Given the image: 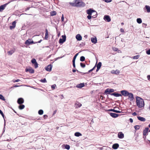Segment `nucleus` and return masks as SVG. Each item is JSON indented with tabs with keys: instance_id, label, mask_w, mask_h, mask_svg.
I'll use <instances>...</instances> for the list:
<instances>
[{
	"instance_id": "f257e3e1",
	"label": "nucleus",
	"mask_w": 150,
	"mask_h": 150,
	"mask_svg": "<svg viewBox=\"0 0 150 150\" xmlns=\"http://www.w3.org/2000/svg\"><path fill=\"white\" fill-rule=\"evenodd\" d=\"M136 102L137 106L139 108L144 107V103L143 99L138 96H137L136 97Z\"/></svg>"
},
{
	"instance_id": "f03ea898",
	"label": "nucleus",
	"mask_w": 150,
	"mask_h": 150,
	"mask_svg": "<svg viewBox=\"0 0 150 150\" xmlns=\"http://www.w3.org/2000/svg\"><path fill=\"white\" fill-rule=\"evenodd\" d=\"M87 13L88 15H92L93 13H94L96 15L97 14V13L95 10L90 8L87 10Z\"/></svg>"
},
{
	"instance_id": "7ed1b4c3",
	"label": "nucleus",
	"mask_w": 150,
	"mask_h": 150,
	"mask_svg": "<svg viewBox=\"0 0 150 150\" xmlns=\"http://www.w3.org/2000/svg\"><path fill=\"white\" fill-rule=\"evenodd\" d=\"M62 38H60L59 40V43L60 44H63L66 41V37L65 35L62 36Z\"/></svg>"
},
{
	"instance_id": "20e7f679",
	"label": "nucleus",
	"mask_w": 150,
	"mask_h": 150,
	"mask_svg": "<svg viewBox=\"0 0 150 150\" xmlns=\"http://www.w3.org/2000/svg\"><path fill=\"white\" fill-rule=\"evenodd\" d=\"M114 90L112 88H107L106 89L105 91V93L106 94H110L111 93H112L114 92Z\"/></svg>"
},
{
	"instance_id": "39448f33",
	"label": "nucleus",
	"mask_w": 150,
	"mask_h": 150,
	"mask_svg": "<svg viewBox=\"0 0 150 150\" xmlns=\"http://www.w3.org/2000/svg\"><path fill=\"white\" fill-rule=\"evenodd\" d=\"M74 1L75 3L78 5V6H84L85 5V4L83 3L80 2L79 0H74Z\"/></svg>"
},
{
	"instance_id": "423d86ee",
	"label": "nucleus",
	"mask_w": 150,
	"mask_h": 150,
	"mask_svg": "<svg viewBox=\"0 0 150 150\" xmlns=\"http://www.w3.org/2000/svg\"><path fill=\"white\" fill-rule=\"evenodd\" d=\"M25 71L26 72H29L30 74H33L34 73V70L31 67L29 68H26Z\"/></svg>"
},
{
	"instance_id": "0eeeda50",
	"label": "nucleus",
	"mask_w": 150,
	"mask_h": 150,
	"mask_svg": "<svg viewBox=\"0 0 150 150\" xmlns=\"http://www.w3.org/2000/svg\"><path fill=\"white\" fill-rule=\"evenodd\" d=\"M10 3V2H9L7 3H6L5 4L2 5L0 6V11L1 12L4 9L5 7H6V6L8 4Z\"/></svg>"
},
{
	"instance_id": "6e6552de",
	"label": "nucleus",
	"mask_w": 150,
	"mask_h": 150,
	"mask_svg": "<svg viewBox=\"0 0 150 150\" xmlns=\"http://www.w3.org/2000/svg\"><path fill=\"white\" fill-rule=\"evenodd\" d=\"M120 93L122 95L124 96H128L129 92L126 90H122L120 91Z\"/></svg>"
},
{
	"instance_id": "1a4fd4ad",
	"label": "nucleus",
	"mask_w": 150,
	"mask_h": 150,
	"mask_svg": "<svg viewBox=\"0 0 150 150\" xmlns=\"http://www.w3.org/2000/svg\"><path fill=\"white\" fill-rule=\"evenodd\" d=\"M104 19L108 22H110L111 21V18L110 16L108 15H105L103 18Z\"/></svg>"
},
{
	"instance_id": "9d476101",
	"label": "nucleus",
	"mask_w": 150,
	"mask_h": 150,
	"mask_svg": "<svg viewBox=\"0 0 150 150\" xmlns=\"http://www.w3.org/2000/svg\"><path fill=\"white\" fill-rule=\"evenodd\" d=\"M109 115L112 117L115 118L119 116H120V115L119 114H116L112 112H110L109 113Z\"/></svg>"
},
{
	"instance_id": "9b49d317",
	"label": "nucleus",
	"mask_w": 150,
	"mask_h": 150,
	"mask_svg": "<svg viewBox=\"0 0 150 150\" xmlns=\"http://www.w3.org/2000/svg\"><path fill=\"white\" fill-rule=\"evenodd\" d=\"M128 96H129L128 99H130V100L131 101H132L133 100L134 97L133 96V94L131 93H129V94H128Z\"/></svg>"
},
{
	"instance_id": "f8f14e48",
	"label": "nucleus",
	"mask_w": 150,
	"mask_h": 150,
	"mask_svg": "<svg viewBox=\"0 0 150 150\" xmlns=\"http://www.w3.org/2000/svg\"><path fill=\"white\" fill-rule=\"evenodd\" d=\"M52 69V65L51 64L48 65L47 67H45V70L48 71H51Z\"/></svg>"
},
{
	"instance_id": "ddd939ff",
	"label": "nucleus",
	"mask_w": 150,
	"mask_h": 150,
	"mask_svg": "<svg viewBox=\"0 0 150 150\" xmlns=\"http://www.w3.org/2000/svg\"><path fill=\"white\" fill-rule=\"evenodd\" d=\"M117 136L119 139H121L124 137V134L122 132H119Z\"/></svg>"
},
{
	"instance_id": "4468645a",
	"label": "nucleus",
	"mask_w": 150,
	"mask_h": 150,
	"mask_svg": "<svg viewBox=\"0 0 150 150\" xmlns=\"http://www.w3.org/2000/svg\"><path fill=\"white\" fill-rule=\"evenodd\" d=\"M24 99L22 98H19L18 99V100L17 101V103L20 105L23 103H24Z\"/></svg>"
},
{
	"instance_id": "2eb2a0df",
	"label": "nucleus",
	"mask_w": 150,
	"mask_h": 150,
	"mask_svg": "<svg viewBox=\"0 0 150 150\" xmlns=\"http://www.w3.org/2000/svg\"><path fill=\"white\" fill-rule=\"evenodd\" d=\"M149 130V128L148 127H146L143 131V135L145 136L147 135Z\"/></svg>"
},
{
	"instance_id": "dca6fc26",
	"label": "nucleus",
	"mask_w": 150,
	"mask_h": 150,
	"mask_svg": "<svg viewBox=\"0 0 150 150\" xmlns=\"http://www.w3.org/2000/svg\"><path fill=\"white\" fill-rule=\"evenodd\" d=\"M110 95L111 96H113L116 97H118L119 96H122L121 94L116 93H112L110 94Z\"/></svg>"
},
{
	"instance_id": "f3484780",
	"label": "nucleus",
	"mask_w": 150,
	"mask_h": 150,
	"mask_svg": "<svg viewBox=\"0 0 150 150\" xmlns=\"http://www.w3.org/2000/svg\"><path fill=\"white\" fill-rule=\"evenodd\" d=\"M76 39L78 41L81 40H82V37L79 34H78L76 36Z\"/></svg>"
},
{
	"instance_id": "a211bd4d",
	"label": "nucleus",
	"mask_w": 150,
	"mask_h": 150,
	"mask_svg": "<svg viewBox=\"0 0 150 150\" xmlns=\"http://www.w3.org/2000/svg\"><path fill=\"white\" fill-rule=\"evenodd\" d=\"M75 105L76 108H80L82 105V104L80 103L78 101L76 102Z\"/></svg>"
},
{
	"instance_id": "6ab92c4d",
	"label": "nucleus",
	"mask_w": 150,
	"mask_h": 150,
	"mask_svg": "<svg viewBox=\"0 0 150 150\" xmlns=\"http://www.w3.org/2000/svg\"><path fill=\"white\" fill-rule=\"evenodd\" d=\"M84 83H80L77 85L76 87L77 88H81L84 86Z\"/></svg>"
},
{
	"instance_id": "aec40b11",
	"label": "nucleus",
	"mask_w": 150,
	"mask_h": 150,
	"mask_svg": "<svg viewBox=\"0 0 150 150\" xmlns=\"http://www.w3.org/2000/svg\"><path fill=\"white\" fill-rule=\"evenodd\" d=\"M91 41L92 43L94 44L96 43L97 42V40L96 37L95 38H91Z\"/></svg>"
},
{
	"instance_id": "412c9836",
	"label": "nucleus",
	"mask_w": 150,
	"mask_h": 150,
	"mask_svg": "<svg viewBox=\"0 0 150 150\" xmlns=\"http://www.w3.org/2000/svg\"><path fill=\"white\" fill-rule=\"evenodd\" d=\"M111 73L112 74H115L117 75L119 74L120 73V71L118 70H112L111 71Z\"/></svg>"
},
{
	"instance_id": "4be33fe9",
	"label": "nucleus",
	"mask_w": 150,
	"mask_h": 150,
	"mask_svg": "<svg viewBox=\"0 0 150 150\" xmlns=\"http://www.w3.org/2000/svg\"><path fill=\"white\" fill-rule=\"evenodd\" d=\"M138 119L141 121L144 122L146 121V119L140 116L137 117Z\"/></svg>"
},
{
	"instance_id": "5701e85b",
	"label": "nucleus",
	"mask_w": 150,
	"mask_h": 150,
	"mask_svg": "<svg viewBox=\"0 0 150 150\" xmlns=\"http://www.w3.org/2000/svg\"><path fill=\"white\" fill-rule=\"evenodd\" d=\"M119 146V145L118 144H115L112 145V148L115 149H117Z\"/></svg>"
},
{
	"instance_id": "b1692460",
	"label": "nucleus",
	"mask_w": 150,
	"mask_h": 150,
	"mask_svg": "<svg viewBox=\"0 0 150 150\" xmlns=\"http://www.w3.org/2000/svg\"><path fill=\"white\" fill-rule=\"evenodd\" d=\"M108 111H112V112H115L116 113H120L121 112H120L119 111L116 110L114 109H109V110H108Z\"/></svg>"
},
{
	"instance_id": "393cba45",
	"label": "nucleus",
	"mask_w": 150,
	"mask_h": 150,
	"mask_svg": "<svg viewBox=\"0 0 150 150\" xmlns=\"http://www.w3.org/2000/svg\"><path fill=\"white\" fill-rule=\"evenodd\" d=\"M14 51L15 50H11L8 51L7 53L8 55H11L14 52Z\"/></svg>"
},
{
	"instance_id": "a878e982",
	"label": "nucleus",
	"mask_w": 150,
	"mask_h": 150,
	"mask_svg": "<svg viewBox=\"0 0 150 150\" xmlns=\"http://www.w3.org/2000/svg\"><path fill=\"white\" fill-rule=\"evenodd\" d=\"M48 31L47 29H46L45 30V39L46 40H47L48 38Z\"/></svg>"
},
{
	"instance_id": "bb28decb",
	"label": "nucleus",
	"mask_w": 150,
	"mask_h": 150,
	"mask_svg": "<svg viewBox=\"0 0 150 150\" xmlns=\"http://www.w3.org/2000/svg\"><path fill=\"white\" fill-rule=\"evenodd\" d=\"M74 135L76 137H79L81 136L82 135L80 133L77 132L75 133Z\"/></svg>"
},
{
	"instance_id": "cd10ccee",
	"label": "nucleus",
	"mask_w": 150,
	"mask_h": 150,
	"mask_svg": "<svg viewBox=\"0 0 150 150\" xmlns=\"http://www.w3.org/2000/svg\"><path fill=\"white\" fill-rule=\"evenodd\" d=\"M145 8L147 10V12L149 13L150 12V7L149 6L146 5Z\"/></svg>"
},
{
	"instance_id": "c85d7f7f",
	"label": "nucleus",
	"mask_w": 150,
	"mask_h": 150,
	"mask_svg": "<svg viewBox=\"0 0 150 150\" xmlns=\"http://www.w3.org/2000/svg\"><path fill=\"white\" fill-rule=\"evenodd\" d=\"M31 39H28L26 40L25 42V44L27 45H29L30 44V41Z\"/></svg>"
},
{
	"instance_id": "c756f323",
	"label": "nucleus",
	"mask_w": 150,
	"mask_h": 150,
	"mask_svg": "<svg viewBox=\"0 0 150 150\" xmlns=\"http://www.w3.org/2000/svg\"><path fill=\"white\" fill-rule=\"evenodd\" d=\"M96 16H95L94 15H93L92 16L91 15H88L87 16V18L88 19H90L92 17L93 18H95Z\"/></svg>"
},
{
	"instance_id": "7c9ffc66",
	"label": "nucleus",
	"mask_w": 150,
	"mask_h": 150,
	"mask_svg": "<svg viewBox=\"0 0 150 150\" xmlns=\"http://www.w3.org/2000/svg\"><path fill=\"white\" fill-rule=\"evenodd\" d=\"M56 12L54 11H53L50 12V15L51 16H53L55 15L56 14Z\"/></svg>"
},
{
	"instance_id": "2f4dec72",
	"label": "nucleus",
	"mask_w": 150,
	"mask_h": 150,
	"mask_svg": "<svg viewBox=\"0 0 150 150\" xmlns=\"http://www.w3.org/2000/svg\"><path fill=\"white\" fill-rule=\"evenodd\" d=\"M25 108V105L22 104L18 106V108L20 110H22Z\"/></svg>"
},
{
	"instance_id": "473e14b6",
	"label": "nucleus",
	"mask_w": 150,
	"mask_h": 150,
	"mask_svg": "<svg viewBox=\"0 0 150 150\" xmlns=\"http://www.w3.org/2000/svg\"><path fill=\"white\" fill-rule=\"evenodd\" d=\"M137 21L139 24L142 23V19L141 18H137Z\"/></svg>"
},
{
	"instance_id": "72a5a7b5",
	"label": "nucleus",
	"mask_w": 150,
	"mask_h": 150,
	"mask_svg": "<svg viewBox=\"0 0 150 150\" xmlns=\"http://www.w3.org/2000/svg\"><path fill=\"white\" fill-rule=\"evenodd\" d=\"M69 4L70 5H71V6H78V5L76 4L74 2V3H72V2H69Z\"/></svg>"
},
{
	"instance_id": "f704fd0d",
	"label": "nucleus",
	"mask_w": 150,
	"mask_h": 150,
	"mask_svg": "<svg viewBox=\"0 0 150 150\" xmlns=\"http://www.w3.org/2000/svg\"><path fill=\"white\" fill-rule=\"evenodd\" d=\"M102 65V63L101 62H99L97 65V67L100 69Z\"/></svg>"
},
{
	"instance_id": "c9c22d12",
	"label": "nucleus",
	"mask_w": 150,
	"mask_h": 150,
	"mask_svg": "<svg viewBox=\"0 0 150 150\" xmlns=\"http://www.w3.org/2000/svg\"><path fill=\"white\" fill-rule=\"evenodd\" d=\"M85 60V57L83 56H81L80 58V60L81 62H83Z\"/></svg>"
},
{
	"instance_id": "e433bc0d",
	"label": "nucleus",
	"mask_w": 150,
	"mask_h": 150,
	"mask_svg": "<svg viewBox=\"0 0 150 150\" xmlns=\"http://www.w3.org/2000/svg\"><path fill=\"white\" fill-rule=\"evenodd\" d=\"M79 54V53H78L77 54H76L74 56V57H73V60L72 61H75V60H76V57H77V56Z\"/></svg>"
},
{
	"instance_id": "4c0bfd02",
	"label": "nucleus",
	"mask_w": 150,
	"mask_h": 150,
	"mask_svg": "<svg viewBox=\"0 0 150 150\" xmlns=\"http://www.w3.org/2000/svg\"><path fill=\"white\" fill-rule=\"evenodd\" d=\"M38 113L39 114L42 115L43 113V111L42 110H39Z\"/></svg>"
},
{
	"instance_id": "58836bf2",
	"label": "nucleus",
	"mask_w": 150,
	"mask_h": 150,
	"mask_svg": "<svg viewBox=\"0 0 150 150\" xmlns=\"http://www.w3.org/2000/svg\"><path fill=\"white\" fill-rule=\"evenodd\" d=\"M140 126L139 125H136L134 126V128L136 130H138L140 128Z\"/></svg>"
},
{
	"instance_id": "ea45409f",
	"label": "nucleus",
	"mask_w": 150,
	"mask_h": 150,
	"mask_svg": "<svg viewBox=\"0 0 150 150\" xmlns=\"http://www.w3.org/2000/svg\"><path fill=\"white\" fill-rule=\"evenodd\" d=\"M31 62L33 64H35V63H37V62L36 61V59H33L31 60Z\"/></svg>"
},
{
	"instance_id": "a19ab883",
	"label": "nucleus",
	"mask_w": 150,
	"mask_h": 150,
	"mask_svg": "<svg viewBox=\"0 0 150 150\" xmlns=\"http://www.w3.org/2000/svg\"><path fill=\"white\" fill-rule=\"evenodd\" d=\"M70 148V146L66 144L65 146V148L67 150H69Z\"/></svg>"
},
{
	"instance_id": "79ce46f5",
	"label": "nucleus",
	"mask_w": 150,
	"mask_h": 150,
	"mask_svg": "<svg viewBox=\"0 0 150 150\" xmlns=\"http://www.w3.org/2000/svg\"><path fill=\"white\" fill-rule=\"evenodd\" d=\"M0 99L3 100H5V99L4 97L1 94H0Z\"/></svg>"
},
{
	"instance_id": "37998d69",
	"label": "nucleus",
	"mask_w": 150,
	"mask_h": 150,
	"mask_svg": "<svg viewBox=\"0 0 150 150\" xmlns=\"http://www.w3.org/2000/svg\"><path fill=\"white\" fill-rule=\"evenodd\" d=\"M80 66L82 68H84L85 67V64L82 63H81L80 64Z\"/></svg>"
},
{
	"instance_id": "c03bdc74",
	"label": "nucleus",
	"mask_w": 150,
	"mask_h": 150,
	"mask_svg": "<svg viewBox=\"0 0 150 150\" xmlns=\"http://www.w3.org/2000/svg\"><path fill=\"white\" fill-rule=\"evenodd\" d=\"M40 81L42 82V83H46L47 82V81L45 79V78H44V79H41L40 80Z\"/></svg>"
},
{
	"instance_id": "a18cd8bd",
	"label": "nucleus",
	"mask_w": 150,
	"mask_h": 150,
	"mask_svg": "<svg viewBox=\"0 0 150 150\" xmlns=\"http://www.w3.org/2000/svg\"><path fill=\"white\" fill-rule=\"evenodd\" d=\"M0 113L2 115V116L4 118V122H5V120L4 118V115L2 111L0 109Z\"/></svg>"
},
{
	"instance_id": "49530a36",
	"label": "nucleus",
	"mask_w": 150,
	"mask_h": 150,
	"mask_svg": "<svg viewBox=\"0 0 150 150\" xmlns=\"http://www.w3.org/2000/svg\"><path fill=\"white\" fill-rule=\"evenodd\" d=\"M139 55L135 56L133 57V59H137L139 57Z\"/></svg>"
},
{
	"instance_id": "de8ad7c7",
	"label": "nucleus",
	"mask_w": 150,
	"mask_h": 150,
	"mask_svg": "<svg viewBox=\"0 0 150 150\" xmlns=\"http://www.w3.org/2000/svg\"><path fill=\"white\" fill-rule=\"evenodd\" d=\"M76 71H77V72H79L80 74H81V73H82L81 72H80V71H78L77 70H76L75 69H73L72 70V71L74 73Z\"/></svg>"
},
{
	"instance_id": "09e8293b",
	"label": "nucleus",
	"mask_w": 150,
	"mask_h": 150,
	"mask_svg": "<svg viewBox=\"0 0 150 150\" xmlns=\"http://www.w3.org/2000/svg\"><path fill=\"white\" fill-rule=\"evenodd\" d=\"M16 21H13L12 23V26L15 27L16 26Z\"/></svg>"
},
{
	"instance_id": "8fccbe9b",
	"label": "nucleus",
	"mask_w": 150,
	"mask_h": 150,
	"mask_svg": "<svg viewBox=\"0 0 150 150\" xmlns=\"http://www.w3.org/2000/svg\"><path fill=\"white\" fill-rule=\"evenodd\" d=\"M56 86L55 84H54L51 86V88L52 89H54L55 88V87Z\"/></svg>"
},
{
	"instance_id": "3c124183",
	"label": "nucleus",
	"mask_w": 150,
	"mask_h": 150,
	"mask_svg": "<svg viewBox=\"0 0 150 150\" xmlns=\"http://www.w3.org/2000/svg\"><path fill=\"white\" fill-rule=\"evenodd\" d=\"M33 64L34 65L35 68H37V67H38V63L37 62L35 63V64Z\"/></svg>"
},
{
	"instance_id": "603ef678",
	"label": "nucleus",
	"mask_w": 150,
	"mask_h": 150,
	"mask_svg": "<svg viewBox=\"0 0 150 150\" xmlns=\"http://www.w3.org/2000/svg\"><path fill=\"white\" fill-rule=\"evenodd\" d=\"M146 52L147 54H150V49H149L147 51H146Z\"/></svg>"
},
{
	"instance_id": "864d4df0",
	"label": "nucleus",
	"mask_w": 150,
	"mask_h": 150,
	"mask_svg": "<svg viewBox=\"0 0 150 150\" xmlns=\"http://www.w3.org/2000/svg\"><path fill=\"white\" fill-rule=\"evenodd\" d=\"M72 62H73V67L75 68V67H76V66H75V61H72Z\"/></svg>"
},
{
	"instance_id": "5fc2aeb1",
	"label": "nucleus",
	"mask_w": 150,
	"mask_h": 150,
	"mask_svg": "<svg viewBox=\"0 0 150 150\" xmlns=\"http://www.w3.org/2000/svg\"><path fill=\"white\" fill-rule=\"evenodd\" d=\"M113 50L114 51H116L117 50L118 48H115V47H114V48H113Z\"/></svg>"
},
{
	"instance_id": "6e6d98bb",
	"label": "nucleus",
	"mask_w": 150,
	"mask_h": 150,
	"mask_svg": "<svg viewBox=\"0 0 150 150\" xmlns=\"http://www.w3.org/2000/svg\"><path fill=\"white\" fill-rule=\"evenodd\" d=\"M105 1L106 2H110L112 0H105Z\"/></svg>"
},
{
	"instance_id": "4d7b16f0",
	"label": "nucleus",
	"mask_w": 150,
	"mask_h": 150,
	"mask_svg": "<svg viewBox=\"0 0 150 150\" xmlns=\"http://www.w3.org/2000/svg\"><path fill=\"white\" fill-rule=\"evenodd\" d=\"M93 70H92V69H90V70H89L88 71V72H87V73H84V74H88L89 72H91V71H93Z\"/></svg>"
},
{
	"instance_id": "13d9d810",
	"label": "nucleus",
	"mask_w": 150,
	"mask_h": 150,
	"mask_svg": "<svg viewBox=\"0 0 150 150\" xmlns=\"http://www.w3.org/2000/svg\"><path fill=\"white\" fill-rule=\"evenodd\" d=\"M147 25V24H146L144 23H143L142 26L143 27H145Z\"/></svg>"
},
{
	"instance_id": "bf43d9fd",
	"label": "nucleus",
	"mask_w": 150,
	"mask_h": 150,
	"mask_svg": "<svg viewBox=\"0 0 150 150\" xmlns=\"http://www.w3.org/2000/svg\"><path fill=\"white\" fill-rule=\"evenodd\" d=\"M20 81V80L19 79H17L15 80L13 82H18L19 81Z\"/></svg>"
},
{
	"instance_id": "052dcab7",
	"label": "nucleus",
	"mask_w": 150,
	"mask_h": 150,
	"mask_svg": "<svg viewBox=\"0 0 150 150\" xmlns=\"http://www.w3.org/2000/svg\"><path fill=\"white\" fill-rule=\"evenodd\" d=\"M15 28V27H14V26H13L12 25V26H10V29H12L13 28Z\"/></svg>"
},
{
	"instance_id": "680f3d73",
	"label": "nucleus",
	"mask_w": 150,
	"mask_h": 150,
	"mask_svg": "<svg viewBox=\"0 0 150 150\" xmlns=\"http://www.w3.org/2000/svg\"><path fill=\"white\" fill-rule=\"evenodd\" d=\"M64 17L63 15V14L62 15V18H61V20H62V21H64Z\"/></svg>"
},
{
	"instance_id": "e2e57ef3",
	"label": "nucleus",
	"mask_w": 150,
	"mask_h": 150,
	"mask_svg": "<svg viewBox=\"0 0 150 150\" xmlns=\"http://www.w3.org/2000/svg\"><path fill=\"white\" fill-rule=\"evenodd\" d=\"M147 78L150 81V75H148L147 76Z\"/></svg>"
},
{
	"instance_id": "0e129e2a",
	"label": "nucleus",
	"mask_w": 150,
	"mask_h": 150,
	"mask_svg": "<svg viewBox=\"0 0 150 150\" xmlns=\"http://www.w3.org/2000/svg\"><path fill=\"white\" fill-rule=\"evenodd\" d=\"M48 116L47 115H43V117L44 118V119H45Z\"/></svg>"
},
{
	"instance_id": "69168bd1",
	"label": "nucleus",
	"mask_w": 150,
	"mask_h": 150,
	"mask_svg": "<svg viewBox=\"0 0 150 150\" xmlns=\"http://www.w3.org/2000/svg\"><path fill=\"white\" fill-rule=\"evenodd\" d=\"M30 44H32L33 43H34L33 41L32 40H31L30 41Z\"/></svg>"
},
{
	"instance_id": "338daca9",
	"label": "nucleus",
	"mask_w": 150,
	"mask_h": 150,
	"mask_svg": "<svg viewBox=\"0 0 150 150\" xmlns=\"http://www.w3.org/2000/svg\"><path fill=\"white\" fill-rule=\"evenodd\" d=\"M132 115H133V116H135L136 115H137V113L136 112H134V113H133L132 114Z\"/></svg>"
},
{
	"instance_id": "774afa93",
	"label": "nucleus",
	"mask_w": 150,
	"mask_h": 150,
	"mask_svg": "<svg viewBox=\"0 0 150 150\" xmlns=\"http://www.w3.org/2000/svg\"><path fill=\"white\" fill-rule=\"evenodd\" d=\"M120 31L121 32H122V33H124V29H123L122 28H121L120 29Z\"/></svg>"
}]
</instances>
